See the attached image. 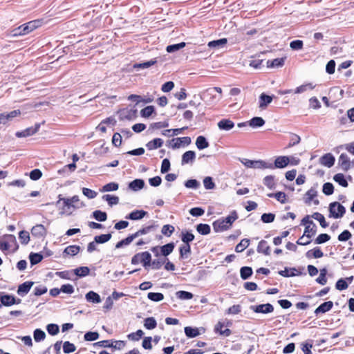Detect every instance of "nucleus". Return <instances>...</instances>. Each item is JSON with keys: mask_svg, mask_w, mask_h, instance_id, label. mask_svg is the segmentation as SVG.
<instances>
[{"mask_svg": "<svg viewBox=\"0 0 354 354\" xmlns=\"http://www.w3.org/2000/svg\"><path fill=\"white\" fill-rule=\"evenodd\" d=\"M61 201L63 202L64 206L62 208L60 214L71 215L74 210L80 209L85 205L77 195L67 198H62L61 195H59V200L57 202V205Z\"/></svg>", "mask_w": 354, "mask_h": 354, "instance_id": "obj_1", "label": "nucleus"}, {"mask_svg": "<svg viewBox=\"0 0 354 354\" xmlns=\"http://www.w3.org/2000/svg\"><path fill=\"white\" fill-rule=\"evenodd\" d=\"M238 218V215L235 211L231 212L225 218H221L213 223V228L216 232H223L230 229L232 223Z\"/></svg>", "mask_w": 354, "mask_h": 354, "instance_id": "obj_2", "label": "nucleus"}, {"mask_svg": "<svg viewBox=\"0 0 354 354\" xmlns=\"http://www.w3.org/2000/svg\"><path fill=\"white\" fill-rule=\"evenodd\" d=\"M16 237L12 234H5L0 238V250L3 252H15L18 249Z\"/></svg>", "mask_w": 354, "mask_h": 354, "instance_id": "obj_3", "label": "nucleus"}, {"mask_svg": "<svg viewBox=\"0 0 354 354\" xmlns=\"http://www.w3.org/2000/svg\"><path fill=\"white\" fill-rule=\"evenodd\" d=\"M317 232V226L313 222L305 227L304 234L297 241L296 243L300 245H307L310 243L311 238Z\"/></svg>", "mask_w": 354, "mask_h": 354, "instance_id": "obj_4", "label": "nucleus"}, {"mask_svg": "<svg viewBox=\"0 0 354 354\" xmlns=\"http://www.w3.org/2000/svg\"><path fill=\"white\" fill-rule=\"evenodd\" d=\"M39 26V21H32L25 24L13 30V35H24L34 30Z\"/></svg>", "mask_w": 354, "mask_h": 354, "instance_id": "obj_5", "label": "nucleus"}, {"mask_svg": "<svg viewBox=\"0 0 354 354\" xmlns=\"http://www.w3.org/2000/svg\"><path fill=\"white\" fill-rule=\"evenodd\" d=\"M240 161L242 164H243L247 168H254V169H266V168H272V163L267 162L263 160H251L246 158L240 159Z\"/></svg>", "mask_w": 354, "mask_h": 354, "instance_id": "obj_6", "label": "nucleus"}, {"mask_svg": "<svg viewBox=\"0 0 354 354\" xmlns=\"http://www.w3.org/2000/svg\"><path fill=\"white\" fill-rule=\"evenodd\" d=\"M330 216L335 218H342L346 212L345 207L338 202L331 203L329 205Z\"/></svg>", "mask_w": 354, "mask_h": 354, "instance_id": "obj_7", "label": "nucleus"}, {"mask_svg": "<svg viewBox=\"0 0 354 354\" xmlns=\"http://www.w3.org/2000/svg\"><path fill=\"white\" fill-rule=\"evenodd\" d=\"M207 94L209 96L208 101L211 104L216 103L222 97V89L221 87H213L207 90Z\"/></svg>", "mask_w": 354, "mask_h": 354, "instance_id": "obj_8", "label": "nucleus"}, {"mask_svg": "<svg viewBox=\"0 0 354 354\" xmlns=\"http://www.w3.org/2000/svg\"><path fill=\"white\" fill-rule=\"evenodd\" d=\"M191 143V138L189 137H182L172 138L169 140L168 146L172 149L180 148L182 145H189Z\"/></svg>", "mask_w": 354, "mask_h": 354, "instance_id": "obj_9", "label": "nucleus"}, {"mask_svg": "<svg viewBox=\"0 0 354 354\" xmlns=\"http://www.w3.org/2000/svg\"><path fill=\"white\" fill-rule=\"evenodd\" d=\"M250 309L257 313H270L274 310V307L270 304H260L257 306H251Z\"/></svg>", "mask_w": 354, "mask_h": 354, "instance_id": "obj_10", "label": "nucleus"}, {"mask_svg": "<svg viewBox=\"0 0 354 354\" xmlns=\"http://www.w3.org/2000/svg\"><path fill=\"white\" fill-rule=\"evenodd\" d=\"M20 110H14L10 113H3L0 114V124H5L7 122L12 121L13 118L20 115Z\"/></svg>", "mask_w": 354, "mask_h": 354, "instance_id": "obj_11", "label": "nucleus"}, {"mask_svg": "<svg viewBox=\"0 0 354 354\" xmlns=\"http://www.w3.org/2000/svg\"><path fill=\"white\" fill-rule=\"evenodd\" d=\"M39 128L40 124H36L34 127H28L21 131H17L15 135L17 138H25L36 133Z\"/></svg>", "mask_w": 354, "mask_h": 354, "instance_id": "obj_12", "label": "nucleus"}, {"mask_svg": "<svg viewBox=\"0 0 354 354\" xmlns=\"http://www.w3.org/2000/svg\"><path fill=\"white\" fill-rule=\"evenodd\" d=\"M290 162V159L288 156H281L276 158L274 164H272V168H270V169H273L275 168L282 169L286 167Z\"/></svg>", "mask_w": 354, "mask_h": 354, "instance_id": "obj_13", "label": "nucleus"}, {"mask_svg": "<svg viewBox=\"0 0 354 354\" xmlns=\"http://www.w3.org/2000/svg\"><path fill=\"white\" fill-rule=\"evenodd\" d=\"M46 232V227L41 224L36 225L31 229L32 236L38 239L45 237Z\"/></svg>", "mask_w": 354, "mask_h": 354, "instance_id": "obj_14", "label": "nucleus"}, {"mask_svg": "<svg viewBox=\"0 0 354 354\" xmlns=\"http://www.w3.org/2000/svg\"><path fill=\"white\" fill-rule=\"evenodd\" d=\"M338 165L344 171H348L351 165L349 157L346 153H342L338 158Z\"/></svg>", "mask_w": 354, "mask_h": 354, "instance_id": "obj_15", "label": "nucleus"}, {"mask_svg": "<svg viewBox=\"0 0 354 354\" xmlns=\"http://www.w3.org/2000/svg\"><path fill=\"white\" fill-rule=\"evenodd\" d=\"M218 128L221 131H230L234 127V123L230 119H222L217 123Z\"/></svg>", "mask_w": 354, "mask_h": 354, "instance_id": "obj_16", "label": "nucleus"}, {"mask_svg": "<svg viewBox=\"0 0 354 354\" xmlns=\"http://www.w3.org/2000/svg\"><path fill=\"white\" fill-rule=\"evenodd\" d=\"M0 301L2 305L10 306L15 304H19L21 302V299H18L17 300L15 298L9 295H0Z\"/></svg>", "mask_w": 354, "mask_h": 354, "instance_id": "obj_17", "label": "nucleus"}, {"mask_svg": "<svg viewBox=\"0 0 354 354\" xmlns=\"http://www.w3.org/2000/svg\"><path fill=\"white\" fill-rule=\"evenodd\" d=\"M34 283L32 281H26L19 286L17 294L21 297H24L30 291Z\"/></svg>", "mask_w": 354, "mask_h": 354, "instance_id": "obj_18", "label": "nucleus"}, {"mask_svg": "<svg viewBox=\"0 0 354 354\" xmlns=\"http://www.w3.org/2000/svg\"><path fill=\"white\" fill-rule=\"evenodd\" d=\"M196 158V153L193 151H187L182 156L181 165L192 163Z\"/></svg>", "mask_w": 354, "mask_h": 354, "instance_id": "obj_19", "label": "nucleus"}, {"mask_svg": "<svg viewBox=\"0 0 354 354\" xmlns=\"http://www.w3.org/2000/svg\"><path fill=\"white\" fill-rule=\"evenodd\" d=\"M333 306V303L331 301L324 302L315 309V313L317 315L320 313H325L330 310Z\"/></svg>", "mask_w": 354, "mask_h": 354, "instance_id": "obj_20", "label": "nucleus"}, {"mask_svg": "<svg viewBox=\"0 0 354 354\" xmlns=\"http://www.w3.org/2000/svg\"><path fill=\"white\" fill-rule=\"evenodd\" d=\"M335 160V158L331 153H326L320 158V163L330 168L334 165Z\"/></svg>", "mask_w": 354, "mask_h": 354, "instance_id": "obj_21", "label": "nucleus"}, {"mask_svg": "<svg viewBox=\"0 0 354 354\" xmlns=\"http://www.w3.org/2000/svg\"><path fill=\"white\" fill-rule=\"evenodd\" d=\"M272 101V97L261 93L259 96V108L261 109H265L269 104Z\"/></svg>", "mask_w": 354, "mask_h": 354, "instance_id": "obj_22", "label": "nucleus"}, {"mask_svg": "<svg viewBox=\"0 0 354 354\" xmlns=\"http://www.w3.org/2000/svg\"><path fill=\"white\" fill-rule=\"evenodd\" d=\"M147 214V212L144 210H134L126 216V218L130 220H140L142 219Z\"/></svg>", "mask_w": 354, "mask_h": 354, "instance_id": "obj_23", "label": "nucleus"}, {"mask_svg": "<svg viewBox=\"0 0 354 354\" xmlns=\"http://www.w3.org/2000/svg\"><path fill=\"white\" fill-rule=\"evenodd\" d=\"M257 252L259 253H262L266 256L270 254V248L268 245L267 241L264 240H261L257 246Z\"/></svg>", "mask_w": 354, "mask_h": 354, "instance_id": "obj_24", "label": "nucleus"}, {"mask_svg": "<svg viewBox=\"0 0 354 354\" xmlns=\"http://www.w3.org/2000/svg\"><path fill=\"white\" fill-rule=\"evenodd\" d=\"M85 298L87 301L93 304H99L102 301L100 296L94 291H89L87 292Z\"/></svg>", "mask_w": 354, "mask_h": 354, "instance_id": "obj_25", "label": "nucleus"}, {"mask_svg": "<svg viewBox=\"0 0 354 354\" xmlns=\"http://www.w3.org/2000/svg\"><path fill=\"white\" fill-rule=\"evenodd\" d=\"M139 254L140 257V263H142L143 266L145 268H147L148 266H150L151 261V254L149 252H143Z\"/></svg>", "mask_w": 354, "mask_h": 354, "instance_id": "obj_26", "label": "nucleus"}, {"mask_svg": "<svg viewBox=\"0 0 354 354\" xmlns=\"http://www.w3.org/2000/svg\"><path fill=\"white\" fill-rule=\"evenodd\" d=\"M286 57L276 58L273 60H268L267 66L270 68H278L283 66Z\"/></svg>", "mask_w": 354, "mask_h": 354, "instance_id": "obj_27", "label": "nucleus"}, {"mask_svg": "<svg viewBox=\"0 0 354 354\" xmlns=\"http://www.w3.org/2000/svg\"><path fill=\"white\" fill-rule=\"evenodd\" d=\"M145 182L142 179H136L129 184V189L133 191H138L143 188Z\"/></svg>", "mask_w": 354, "mask_h": 354, "instance_id": "obj_28", "label": "nucleus"}, {"mask_svg": "<svg viewBox=\"0 0 354 354\" xmlns=\"http://www.w3.org/2000/svg\"><path fill=\"white\" fill-rule=\"evenodd\" d=\"M315 86L313 85L312 83H306V84H302V85L297 87L294 90V93H295V94L302 93L308 90H313L315 88Z\"/></svg>", "mask_w": 354, "mask_h": 354, "instance_id": "obj_29", "label": "nucleus"}, {"mask_svg": "<svg viewBox=\"0 0 354 354\" xmlns=\"http://www.w3.org/2000/svg\"><path fill=\"white\" fill-rule=\"evenodd\" d=\"M163 144V140L161 138H155L149 142L146 146L149 150H153L161 147Z\"/></svg>", "mask_w": 354, "mask_h": 354, "instance_id": "obj_30", "label": "nucleus"}, {"mask_svg": "<svg viewBox=\"0 0 354 354\" xmlns=\"http://www.w3.org/2000/svg\"><path fill=\"white\" fill-rule=\"evenodd\" d=\"M224 326V323L221 322H218L215 326V331L218 333L220 335H224L225 337L229 336L231 334V330L228 328L223 330L222 328Z\"/></svg>", "mask_w": 354, "mask_h": 354, "instance_id": "obj_31", "label": "nucleus"}, {"mask_svg": "<svg viewBox=\"0 0 354 354\" xmlns=\"http://www.w3.org/2000/svg\"><path fill=\"white\" fill-rule=\"evenodd\" d=\"M156 62V59H154L143 63L135 64H133V67L136 70L145 69L151 67V66L154 65Z\"/></svg>", "mask_w": 354, "mask_h": 354, "instance_id": "obj_32", "label": "nucleus"}, {"mask_svg": "<svg viewBox=\"0 0 354 354\" xmlns=\"http://www.w3.org/2000/svg\"><path fill=\"white\" fill-rule=\"evenodd\" d=\"M174 246L175 245L174 243H169L160 247L161 254L165 257L168 256L173 252Z\"/></svg>", "mask_w": 354, "mask_h": 354, "instance_id": "obj_33", "label": "nucleus"}, {"mask_svg": "<svg viewBox=\"0 0 354 354\" xmlns=\"http://www.w3.org/2000/svg\"><path fill=\"white\" fill-rule=\"evenodd\" d=\"M196 145L198 149L202 150L209 147V142L204 136H200L196 138Z\"/></svg>", "mask_w": 354, "mask_h": 354, "instance_id": "obj_34", "label": "nucleus"}, {"mask_svg": "<svg viewBox=\"0 0 354 354\" xmlns=\"http://www.w3.org/2000/svg\"><path fill=\"white\" fill-rule=\"evenodd\" d=\"M249 125L252 128H258L264 125L265 120L261 117H254L249 122Z\"/></svg>", "mask_w": 354, "mask_h": 354, "instance_id": "obj_35", "label": "nucleus"}, {"mask_svg": "<svg viewBox=\"0 0 354 354\" xmlns=\"http://www.w3.org/2000/svg\"><path fill=\"white\" fill-rule=\"evenodd\" d=\"M184 330L186 336L189 338L196 337L200 335L199 330L197 328L186 326Z\"/></svg>", "mask_w": 354, "mask_h": 354, "instance_id": "obj_36", "label": "nucleus"}, {"mask_svg": "<svg viewBox=\"0 0 354 354\" xmlns=\"http://www.w3.org/2000/svg\"><path fill=\"white\" fill-rule=\"evenodd\" d=\"M268 196L270 198H275L278 201L283 204L286 202V194L283 192L270 193L268 194Z\"/></svg>", "mask_w": 354, "mask_h": 354, "instance_id": "obj_37", "label": "nucleus"}, {"mask_svg": "<svg viewBox=\"0 0 354 354\" xmlns=\"http://www.w3.org/2000/svg\"><path fill=\"white\" fill-rule=\"evenodd\" d=\"M227 44V39L223 38L218 40H214L212 41H209L207 44V46L209 48H219L221 47H223Z\"/></svg>", "mask_w": 354, "mask_h": 354, "instance_id": "obj_38", "label": "nucleus"}, {"mask_svg": "<svg viewBox=\"0 0 354 354\" xmlns=\"http://www.w3.org/2000/svg\"><path fill=\"white\" fill-rule=\"evenodd\" d=\"M176 297L180 300H189L193 298L194 295L192 292L180 290L176 292Z\"/></svg>", "mask_w": 354, "mask_h": 354, "instance_id": "obj_39", "label": "nucleus"}, {"mask_svg": "<svg viewBox=\"0 0 354 354\" xmlns=\"http://www.w3.org/2000/svg\"><path fill=\"white\" fill-rule=\"evenodd\" d=\"M197 232L202 235H207L210 233V226L207 224L200 223L196 226Z\"/></svg>", "mask_w": 354, "mask_h": 354, "instance_id": "obj_40", "label": "nucleus"}, {"mask_svg": "<svg viewBox=\"0 0 354 354\" xmlns=\"http://www.w3.org/2000/svg\"><path fill=\"white\" fill-rule=\"evenodd\" d=\"M185 46H186V44L185 42H181V43L176 44L169 45L167 46L166 50L167 53H174L176 51H178V50L182 49Z\"/></svg>", "mask_w": 354, "mask_h": 354, "instance_id": "obj_41", "label": "nucleus"}, {"mask_svg": "<svg viewBox=\"0 0 354 354\" xmlns=\"http://www.w3.org/2000/svg\"><path fill=\"white\" fill-rule=\"evenodd\" d=\"M119 185L116 183H109L106 184L102 187L101 189L102 192H112V191H116L118 189Z\"/></svg>", "mask_w": 354, "mask_h": 354, "instance_id": "obj_42", "label": "nucleus"}, {"mask_svg": "<svg viewBox=\"0 0 354 354\" xmlns=\"http://www.w3.org/2000/svg\"><path fill=\"white\" fill-rule=\"evenodd\" d=\"M157 322L153 317H147L144 321V326L149 330L153 329L156 327Z\"/></svg>", "mask_w": 354, "mask_h": 354, "instance_id": "obj_43", "label": "nucleus"}, {"mask_svg": "<svg viewBox=\"0 0 354 354\" xmlns=\"http://www.w3.org/2000/svg\"><path fill=\"white\" fill-rule=\"evenodd\" d=\"M250 240L248 239H242L239 243H238L235 248V251L236 252H241L245 248H247L249 245Z\"/></svg>", "mask_w": 354, "mask_h": 354, "instance_id": "obj_44", "label": "nucleus"}, {"mask_svg": "<svg viewBox=\"0 0 354 354\" xmlns=\"http://www.w3.org/2000/svg\"><path fill=\"white\" fill-rule=\"evenodd\" d=\"M263 184L270 189L275 188L274 178L273 176H267L263 179Z\"/></svg>", "mask_w": 354, "mask_h": 354, "instance_id": "obj_45", "label": "nucleus"}, {"mask_svg": "<svg viewBox=\"0 0 354 354\" xmlns=\"http://www.w3.org/2000/svg\"><path fill=\"white\" fill-rule=\"evenodd\" d=\"M90 270L88 267H79L74 270V273L80 277H86L89 274Z\"/></svg>", "mask_w": 354, "mask_h": 354, "instance_id": "obj_46", "label": "nucleus"}, {"mask_svg": "<svg viewBox=\"0 0 354 354\" xmlns=\"http://www.w3.org/2000/svg\"><path fill=\"white\" fill-rule=\"evenodd\" d=\"M19 239L23 245H27L30 241L29 232L26 230H22L19 233Z\"/></svg>", "mask_w": 354, "mask_h": 354, "instance_id": "obj_47", "label": "nucleus"}, {"mask_svg": "<svg viewBox=\"0 0 354 354\" xmlns=\"http://www.w3.org/2000/svg\"><path fill=\"white\" fill-rule=\"evenodd\" d=\"M252 274V269L250 267H242L240 270L241 277L245 280L248 279Z\"/></svg>", "mask_w": 354, "mask_h": 354, "instance_id": "obj_48", "label": "nucleus"}, {"mask_svg": "<svg viewBox=\"0 0 354 354\" xmlns=\"http://www.w3.org/2000/svg\"><path fill=\"white\" fill-rule=\"evenodd\" d=\"M333 180L344 187H348V183L342 174H337L334 176Z\"/></svg>", "mask_w": 354, "mask_h": 354, "instance_id": "obj_49", "label": "nucleus"}, {"mask_svg": "<svg viewBox=\"0 0 354 354\" xmlns=\"http://www.w3.org/2000/svg\"><path fill=\"white\" fill-rule=\"evenodd\" d=\"M93 218L98 221L102 222L107 219L106 213L100 210H96L93 213Z\"/></svg>", "mask_w": 354, "mask_h": 354, "instance_id": "obj_50", "label": "nucleus"}, {"mask_svg": "<svg viewBox=\"0 0 354 354\" xmlns=\"http://www.w3.org/2000/svg\"><path fill=\"white\" fill-rule=\"evenodd\" d=\"M80 252V247L77 245H69L66 247L64 251V253L67 255L74 256Z\"/></svg>", "mask_w": 354, "mask_h": 354, "instance_id": "obj_51", "label": "nucleus"}, {"mask_svg": "<svg viewBox=\"0 0 354 354\" xmlns=\"http://www.w3.org/2000/svg\"><path fill=\"white\" fill-rule=\"evenodd\" d=\"M317 192L315 188L310 189L306 193L305 202L306 203H310L312 201H313L314 198L317 196Z\"/></svg>", "mask_w": 354, "mask_h": 354, "instance_id": "obj_52", "label": "nucleus"}, {"mask_svg": "<svg viewBox=\"0 0 354 354\" xmlns=\"http://www.w3.org/2000/svg\"><path fill=\"white\" fill-rule=\"evenodd\" d=\"M191 252V247L189 244H185L180 248V255L182 259L187 258Z\"/></svg>", "mask_w": 354, "mask_h": 354, "instance_id": "obj_53", "label": "nucleus"}, {"mask_svg": "<svg viewBox=\"0 0 354 354\" xmlns=\"http://www.w3.org/2000/svg\"><path fill=\"white\" fill-rule=\"evenodd\" d=\"M312 216L314 219L319 222L322 227L325 228L328 226V223L326 222L325 218L322 214L316 212L314 213Z\"/></svg>", "mask_w": 354, "mask_h": 354, "instance_id": "obj_54", "label": "nucleus"}, {"mask_svg": "<svg viewBox=\"0 0 354 354\" xmlns=\"http://www.w3.org/2000/svg\"><path fill=\"white\" fill-rule=\"evenodd\" d=\"M125 346V342L122 340H110V348L121 350Z\"/></svg>", "mask_w": 354, "mask_h": 354, "instance_id": "obj_55", "label": "nucleus"}, {"mask_svg": "<svg viewBox=\"0 0 354 354\" xmlns=\"http://www.w3.org/2000/svg\"><path fill=\"white\" fill-rule=\"evenodd\" d=\"M30 263L35 265L43 259V256L39 253H30L29 255Z\"/></svg>", "mask_w": 354, "mask_h": 354, "instance_id": "obj_56", "label": "nucleus"}, {"mask_svg": "<svg viewBox=\"0 0 354 354\" xmlns=\"http://www.w3.org/2000/svg\"><path fill=\"white\" fill-rule=\"evenodd\" d=\"M149 299L153 301H160L164 299V295L160 292H149L147 295Z\"/></svg>", "mask_w": 354, "mask_h": 354, "instance_id": "obj_57", "label": "nucleus"}, {"mask_svg": "<svg viewBox=\"0 0 354 354\" xmlns=\"http://www.w3.org/2000/svg\"><path fill=\"white\" fill-rule=\"evenodd\" d=\"M111 238V234H101L99 236H96L94 238V240L95 243H104L107 241H109Z\"/></svg>", "mask_w": 354, "mask_h": 354, "instance_id": "obj_58", "label": "nucleus"}, {"mask_svg": "<svg viewBox=\"0 0 354 354\" xmlns=\"http://www.w3.org/2000/svg\"><path fill=\"white\" fill-rule=\"evenodd\" d=\"M174 227L173 225L167 224L164 225L162 227L161 232L166 236H170L174 232Z\"/></svg>", "mask_w": 354, "mask_h": 354, "instance_id": "obj_59", "label": "nucleus"}, {"mask_svg": "<svg viewBox=\"0 0 354 354\" xmlns=\"http://www.w3.org/2000/svg\"><path fill=\"white\" fill-rule=\"evenodd\" d=\"M134 239H135V238L133 237V234H131V235L129 236L128 237H127L126 239H122V241L117 243V244L115 245V248H120L123 247L124 245H127L130 244Z\"/></svg>", "mask_w": 354, "mask_h": 354, "instance_id": "obj_60", "label": "nucleus"}, {"mask_svg": "<svg viewBox=\"0 0 354 354\" xmlns=\"http://www.w3.org/2000/svg\"><path fill=\"white\" fill-rule=\"evenodd\" d=\"M313 348V343L311 340L306 341L301 344V350L304 354H312L311 348Z\"/></svg>", "mask_w": 354, "mask_h": 354, "instance_id": "obj_61", "label": "nucleus"}, {"mask_svg": "<svg viewBox=\"0 0 354 354\" xmlns=\"http://www.w3.org/2000/svg\"><path fill=\"white\" fill-rule=\"evenodd\" d=\"M103 199L106 201L109 205H117L119 203V198L118 196L106 194L103 196Z\"/></svg>", "mask_w": 354, "mask_h": 354, "instance_id": "obj_62", "label": "nucleus"}, {"mask_svg": "<svg viewBox=\"0 0 354 354\" xmlns=\"http://www.w3.org/2000/svg\"><path fill=\"white\" fill-rule=\"evenodd\" d=\"M194 239V235L192 233L188 232H182L181 240L185 244H189V243L192 241Z\"/></svg>", "mask_w": 354, "mask_h": 354, "instance_id": "obj_63", "label": "nucleus"}, {"mask_svg": "<svg viewBox=\"0 0 354 354\" xmlns=\"http://www.w3.org/2000/svg\"><path fill=\"white\" fill-rule=\"evenodd\" d=\"M348 287V283L344 279H339L335 284V288L338 290H344L347 289Z\"/></svg>", "mask_w": 354, "mask_h": 354, "instance_id": "obj_64", "label": "nucleus"}]
</instances>
